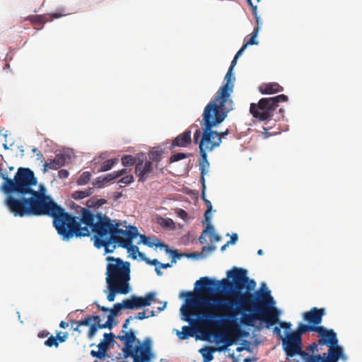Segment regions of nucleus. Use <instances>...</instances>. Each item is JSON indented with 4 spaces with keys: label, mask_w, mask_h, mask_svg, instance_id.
Segmentation results:
<instances>
[{
    "label": "nucleus",
    "mask_w": 362,
    "mask_h": 362,
    "mask_svg": "<svg viewBox=\"0 0 362 362\" xmlns=\"http://www.w3.org/2000/svg\"><path fill=\"white\" fill-rule=\"evenodd\" d=\"M37 185V178L28 168H18L13 179L4 177L1 189L6 195L4 204L14 216H47L52 218L54 227L64 240L88 237L93 233L97 248L104 247L105 252L110 253L117 246L121 247L127 249L133 259L136 258V253L144 258V254L132 244L139 235L136 226L79 206L78 216H72L46 194L42 185L35 189Z\"/></svg>",
    "instance_id": "nucleus-1"
},
{
    "label": "nucleus",
    "mask_w": 362,
    "mask_h": 362,
    "mask_svg": "<svg viewBox=\"0 0 362 362\" xmlns=\"http://www.w3.org/2000/svg\"><path fill=\"white\" fill-rule=\"evenodd\" d=\"M227 275L231 278V281L227 279L218 281L205 276L196 281L195 287L202 294H211L221 285L231 299L200 297L194 303L210 310L226 312V319L221 320L222 325H233L237 315L241 312V322L245 325L253 326L257 320L265 322L267 328L277 323L279 313L272 305L274 302L270 291L258 290L251 293L256 286V282L247 276L245 269L233 268L228 272Z\"/></svg>",
    "instance_id": "nucleus-2"
},
{
    "label": "nucleus",
    "mask_w": 362,
    "mask_h": 362,
    "mask_svg": "<svg viewBox=\"0 0 362 362\" xmlns=\"http://www.w3.org/2000/svg\"><path fill=\"white\" fill-rule=\"evenodd\" d=\"M233 109V105L212 100L204 107L202 114V135L199 141V152L213 151L221 145L218 132L213 128L221 124Z\"/></svg>",
    "instance_id": "nucleus-3"
},
{
    "label": "nucleus",
    "mask_w": 362,
    "mask_h": 362,
    "mask_svg": "<svg viewBox=\"0 0 362 362\" xmlns=\"http://www.w3.org/2000/svg\"><path fill=\"white\" fill-rule=\"evenodd\" d=\"M106 283L130 288V263L112 256L106 257Z\"/></svg>",
    "instance_id": "nucleus-4"
},
{
    "label": "nucleus",
    "mask_w": 362,
    "mask_h": 362,
    "mask_svg": "<svg viewBox=\"0 0 362 362\" xmlns=\"http://www.w3.org/2000/svg\"><path fill=\"white\" fill-rule=\"evenodd\" d=\"M317 327L300 323L296 331L288 333L285 338H282V346L287 361H291L296 355L308 356L305 351H303L302 335L308 332H316Z\"/></svg>",
    "instance_id": "nucleus-5"
},
{
    "label": "nucleus",
    "mask_w": 362,
    "mask_h": 362,
    "mask_svg": "<svg viewBox=\"0 0 362 362\" xmlns=\"http://www.w3.org/2000/svg\"><path fill=\"white\" fill-rule=\"evenodd\" d=\"M288 97L284 95H279L272 98H264L259 100L258 103H251L250 112L252 115L259 121H269L274 116V112L279 106V103L288 101Z\"/></svg>",
    "instance_id": "nucleus-6"
},
{
    "label": "nucleus",
    "mask_w": 362,
    "mask_h": 362,
    "mask_svg": "<svg viewBox=\"0 0 362 362\" xmlns=\"http://www.w3.org/2000/svg\"><path fill=\"white\" fill-rule=\"evenodd\" d=\"M238 58L234 57L231 62L230 66L224 77L225 83L216 92V96L214 100L216 101H221L226 104L233 105V101L231 98V93L233 91L234 82L235 80V76L233 74V69L236 65Z\"/></svg>",
    "instance_id": "nucleus-7"
},
{
    "label": "nucleus",
    "mask_w": 362,
    "mask_h": 362,
    "mask_svg": "<svg viewBox=\"0 0 362 362\" xmlns=\"http://www.w3.org/2000/svg\"><path fill=\"white\" fill-rule=\"evenodd\" d=\"M132 356L134 358L133 362H148L153 357V354L151 351V340L149 337H146L142 342L138 341L135 347L132 349Z\"/></svg>",
    "instance_id": "nucleus-8"
},
{
    "label": "nucleus",
    "mask_w": 362,
    "mask_h": 362,
    "mask_svg": "<svg viewBox=\"0 0 362 362\" xmlns=\"http://www.w3.org/2000/svg\"><path fill=\"white\" fill-rule=\"evenodd\" d=\"M136 165H135V174L139 177V182H144L153 173L154 170L153 164L148 160L144 153H137Z\"/></svg>",
    "instance_id": "nucleus-9"
},
{
    "label": "nucleus",
    "mask_w": 362,
    "mask_h": 362,
    "mask_svg": "<svg viewBox=\"0 0 362 362\" xmlns=\"http://www.w3.org/2000/svg\"><path fill=\"white\" fill-rule=\"evenodd\" d=\"M328 347L327 357H321L320 354H317V356L309 357L307 362H337L339 358L346 360L342 346L336 344Z\"/></svg>",
    "instance_id": "nucleus-10"
},
{
    "label": "nucleus",
    "mask_w": 362,
    "mask_h": 362,
    "mask_svg": "<svg viewBox=\"0 0 362 362\" xmlns=\"http://www.w3.org/2000/svg\"><path fill=\"white\" fill-rule=\"evenodd\" d=\"M141 243L147 245L149 247H152L153 246H156V247L164 248L167 253H170L172 256V263L176 262V258L180 259L182 257L183 254H180L177 250H172L169 248L168 245H165L160 242V240L157 238H153L151 240L150 238L146 236L145 235H140Z\"/></svg>",
    "instance_id": "nucleus-11"
},
{
    "label": "nucleus",
    "mask_w": 362,
    "mask_h": 362,
    "mask_svg": "<svg viewBox=\"0 0 362 362\" xmlns=\"http://www.w3.org/2000/svg\"><path fill=\"white\" fill-rule=\"evenodd\" d=\"M316 332L320 337L318 344L327 346L338 344L337 333L333 329H327L323 326H318Z\"/></svg>",
    "instance_id": "nucleus-12"
},
{
    "label": "nucleus",
    "mask_w": 362,
    "mask_h": 362,
    "mask_svg": "<svg viewBox=\"0 0 362 362\" xmlns=\"http://www.w3.org/2000/svg\"><path fill=\"white\" fill-rule=\"evenodd\" d=\"M121 333L122 334L118 335L117 338L124 343V346L122 349V351L124 358H127L132 354V349L133 348L136 337L132 329L129 331L122 330Z\"/></svg>",
    "instance_id": "nucleus-13"
},
{
    "label": "nucleus",
    "mask_w": 362,
    "mask_h": 362,
    "mask_svg": "<svg viewBox=\"0 0 362 362\" xmlns=\"http://www.w3.org/2000/svg\"><path fill=\"white\" fill-rule=\"evenodd\" d=\"M325 315V308H312L309 311L303 314V320L310 325L319 326L322 321V317Z\"/></svg>",
    "instance_id": "nucleus-14"
},
{
    "label": "nucleus",
    "mask_w": 362,
    "mask_h": 362,
    "mask_svg": "<svg viewBox=\"0 0 362 362\" xmlns=\"http://www.w3.org/2000/svg\"><path fill=\"white\" fill-rule=\"evenodd\" d=\"M191 129H187L183 133L177 135L170 144V148L175 147L185 148L189 146L192 143Z\"/></svg>",
    "instance_id": "nucleus-15"
},
{
    "label": "nucleus",
    "mask_w": 362,
    "mask_h": 362,
    "mask_svg": "<svg viewBox=\"0 0 362 362\" xmlns=\"http://www.w3.org/2000/svg\"><path fill=\"white\" fill-rule=\"evenodd\" d=\"M247 2L252 9V14L256 20V23L257 25V26L254 29V30L251 33L250 38L245 43V45H247V46H249V45H253L258 44V42L256 40L255 38L258 34L259 25H261V22H260L259 16H257V6L256 5H254L252 4V1H247Z\"/></svg>",
    "instance_id": "nucleus-16"
},
{
    "label": "nucleus",
    "mask_w": 362,
    "mask_h": 362,
    "mask_svg": "<svg viewBox=\"0 0 362 362\" xmlns=\"http://www.w3.org/2000/svg\"><path fill=\"white\" fill-rule=\"evenodd\" d=\"M66 162L65 156L63 154H57L54 159L47 160L44 164V170L47 171L49 169L57 170L62 167Z\"/></svg>",
    "instance_id": "nucleus-17"
},
{
    "label": "nucleus",
    "mask_w": 362,
    "mask_h": 362,
    "mask_svg": "<svg viewBox=\"0 0 362 362\" xmlns=\"http://www.w3.org/2000/svg\"><path fill=\"white\" fill-rule=\"evenodd\" d=\"M107 286L108 288L107 299L110 302L115 300L116 294L119 293L125 295L130 291V288H124L112 284H107Z\"/></svg>",
    "instance_id": "nucleus-18"
},
{
    "label": "nucleus",
    "mask_w": 362,
    "mask_h": 362,
    "mask_svg": "<svg viewBox=\"0 0 362 362\" xmlns=\"http://www.w3.org/2000/svg\"><path fill=\"white\" fill-rule=\"evenodd\" d=\"M259 90L262 94H274L282 91L283 87L277 83H263L259 87Z\"/></svg>",
    "instance_id": "nucleus-19"
},
{
    "label": "nucleus",
    "mask_w": 362,
    "mask_h": 362,
    "mask_svg": "<svg viewBox=\"0 0 362 362\" xmlns=\"http://www.w3.org/2000/svg\"><path fill=\"white\" fill-rule=\"evenodd\" d=\"M201 160L199 162V170L201 171V182H205V175L208 173V168H209V162L207 159V153L199 152Z\"/></svg>",
    "instance_id": "nucleus-20"
},
{
    "label": "nucleus",
    "mask_w": 362,
    "mask_h": 362,
    "mask_svg": "<svg viewBox=\"0 0 362 362\" xmlns=\"http://www.w3.org/2000/svg\"><path fill=\"white\" fill-rule=\"evenodd\" d=\"M126 309L124 306V300L122 303H115L112 309H110V314L107 316V320L105 322H109V326L112 328V322L114 317L119 315L121 310Z\"/></svg>",
    "instance_id": "nucleus-21"
},
{
    "label": "nucleus",
    "mask_w": 362,
    "mask_h": 362,
    "mask_svg": "<svg viewBox=\"0 0 362 362\" xmlns=\"http://www.w3.org/2000/svg\"><path fill=\"white\" fill-rule=\"evenodd\" d=\"M126 309L134 310L142 308L141 305V297L132 296L130 298L123 300Z\"/></svg>",
    "instance_id": "nucleus-22"
},
{
    "label": "nucleus",
    "mask_w": 362,
    "mask_h": 362,
    "mask_svg": "<svg viewBox=\"0 0 362 362\" xmlns=\"http://www.w3.org/2000/svg\"><path fill=\"white\" fill-rule=\"evenodd\" d=\"M196 333V329L190 326L185 325L182 327V331H177V335L181 340H185L190 337H194Z\"/></svg>",
    "instance_id": "nucleus-23"
},
{
    "label": "nucleus",
    "mask_w": 362,
    "mask_h": 362,
    "mask_svg": "<svg viewBox=\"0 0 362 362\" xmlns=\"http://www.w3.org/2000/svg\"><path fill=\"white\" fill-rule=\"evenodd\" d=\"M319 344H318V341L317 342H313V343L310 344V345L306 346L305 350L303 349V351H305V353L308 354V356H303L302 355H299V356L302 358V359L305 362H307L308 361V358L309 357L317 356V354H317L319 351V350H318V345Z\"/></svg>",
    "instance_id": "nucleus-24"
},
{
    "label": "nucleus",
    "mask_w": 362,
    "mask_h": 362,
    "mask_svg": "<svg viewBox=\"0 0 362 362\" xmlns=\"http://www.w3.org/2000/svg\"><path fill=\"white\" fill-rule=\"evenodd\" d=\"M163 153L164 151L160 148H153L148 153V160H151L152 163L153 162L158 163L160 161Z\"/></svg>",
    "instance_id": "nucleus-25"
},
{
    "label": "nucleus",
    "mask_w": 362,
    "mask_h": 362,
    "mask_svg": "<svg viewBox=\"0 0 362 362\" xmlns=\"http://www.w3.org/2000/svg\"><path fill=\"white\" fill-rule=\"evenodd\" d=\"M105 328H108L109 329H112L109 326V322H105L103 324L93 323V324L90 325L89 331L88 332V337L89 339H93L98 329H105Z\"/></svg>",
    "instance_id": "nucleus-26"
},
{
    "label": "nucleus",
    "mask_w": 362,
    "mask_h": 362,
    "mask_svg": "<svg viewBox=\"0 0 362 362\" xmlns=\"http://www.w3.org/2000/svg\"><path fill=\"white\" fill-rule=\"evenodd\" d=\"M70 325L73 327V325H76V328H74V331H76L79 333H81V330L79 329L80 326H88L90 325V323L91 322V318L90 317V315H87L83 320L80 321H76L75 320H69Z\"/></svg>",
    "instance_id": "nucleus-27"
},
{
    "label": "nucleus",
    "mask_w": 362,
    "mask_h": 362,
    "mask_svg": "<svg viewBox=\"0 0 362 362\" xmlns=\"http://www.w3.org/2000/svg\"><path fill=\"white\" fill-rule=\"evenodd\" d=\"M93 190V187H89L85 190H77L72 194V197L74 199H82L92 194Z\"/></svg>",
    "instance_id": "nucleus-28"
},
{
    "label": "nucleus",
    "mask_w": 362,
    "mask_h": 362,
    "mask_svg": "<svg viewBox=\"0 0 362 362\" xmlns=\"http://www.w3.org/2000/svg\"><path fill=\"white\" fill-rule=\"evenodd\" d=\"M207 233L209 234L210 240L211 242H218L221 240V237L214 233V227L211 223H209L206 228L203 230V234Z\"/></svg>",
    "instance_id": "nucleus-29"
},
{
    "label": "nucleus",
    "mask_w": 362,
    "mask_h": 362,
    "mask_svg": "<svg viewBox=\"0 0 362 362\" xmlns=\"http://www.w3.org/2000/svg\"><path fill=\"white\" fill-rule=\"evenodd\" d=\"M136 163H138L137 153L135 156L132 155H125L122 158V163L125 167L132 166L134 164L136 165Z\"/></svg>",
    "instance_id": "nucleus-30"
},
{
    "label": "nucleus",
    "mask_w": 362,
    "mask_h": 362,
    "mask_svg": "<svg viewBox=\"0 0 362 362\" xmlns=\"http://www.w3.org/2000/svg\"><path fill=\"white\" fill-rule=\"evenodd\" d=\"M156 294L153 292H150L146 294L143 298L141 297L142 307L148 306L151 304L152 301L155 300Z\"/></svg>",
    "instance_id": "nucleus-31"
},
{
    "label": "nucleus",
    "mask_w": 362,
    "mask_h": 362,
    "mask_svg": "<svg viewBox=\"0 0 362 362\" xmlns=\"http://www.w3.org/2000/svg\"><path fill=\"white\" fill-rule=\"evenodd\" d=\"M158 223L163 228H174L175 223L170 218H162L160 217L158 219Z\"/></svg>",
    "instance_id": "nucleus-32"
},
{
    "label": "nucleus",
    "mask_w": 362,
    "mask_h": 362,
    "mask_svg": "<svg viewBox=\"0 0 362 362\" xmlns=\"http://www.w3.org/2000/svg\"><path fill=\"white\" fill-rule=\"evenodd\" d=\"M90 178H91V174L89 172H88V171L83 172L80 175V177L78 178L76 183L78 185H84L87 184L90 180Z\"/></svg>",
    "instance_id": "nucleus-33"
},
{
    "label": "nucleus",
    "mask_w": 362,
    "mask_h": 362,
    "mask_svg": "<svg viewBox=\"0 0 362 362\" xmlns=\"http://www.w3.org/2000/svg\"><path fill=\"white\" fill-rule=\"evenodd\" d=\"M117 159H110L105 161L100 166V171L105 172L110 170L115 163H117Z\"/></svg>",
    "instance_id": "nucleus-34"
},
{
    "label": "nucleus",
    "mask_w": 362,
    "mask_h": 362,
    "mask_svg": "<svg viewBox=\"0 0 362 362\" xmlns=\"http://www.w3.org/2000/svg\"><path fill=\"white\" fill-rule=\"evenodd\" d=\"M190 156V154H186V153H176L175 154H173L170 158H169V163H175V162H177V161H179L180 160H182V159H185V158H187V157H189Z\"/></svg>",
    "instance_id": "nucleus-35"
},
{
    "label": "nucleus",
    "mask_w": 362,
    "mask_h": 362,
    "mask_svg": "<svg viewBox=\"0 0 362 362\" xmlns=\"http://www.w3.org/2000/svg\"><path fill=\"white\" fill-rule=\"evenodd\" d=\"M212 351L213 350L211 348L200 350L205 361H210L213 359Z\"/></svg>",
    "instance_id": "nucleus-36"
},
{
    "label": "nucleus",
    "mask_w": 362,
    "mask_h": 362,
    "mask_svg": "<svg viewBox=\"0 0 362 362\" xmlns=\"http://www.w3.org/2000/svg\"><path fill=\"white\" fill-rule=\"evenodd\" d=\"M44 344L48 347L54 346L57 348L59 346V342L56 337L52 335L44 342Z\"/></svg>",
    "instance_id": "nucleus-37"
},
{
    "label": "nucleus",
    "mask_w": 362,
    "mask_h": 362,
    "mask_svg": "<svg viewBox=\"0 0 362 362\" xmlns=\"http://www.w3.org/2000/svg\"><path fill=\"white\" fill-rule=\"evenodd\" d=\"M105 203H106V200L105 199H98L92 198L91 199H90L88 202V205L89 206H102L103 204H104Z\"/></svg>",
    "instance_id": "nucleus-38"
},
{
    "label": "nucleus",
    "mask_w": 362,
    "mask_h": 362,
    "mask_svg": "<svg viewBox=\"0 0 362 362\" xmlns=\"http://www.w3.org/2000/svg\"><path fill=\"white\" fill-rule=\"evenodd\" d=\"M98 351L100 352H101L103 354V356L104 357H105L106 356V352L109 348V345L107 344V342H105V341H100L98 345Z\"/></svg>",
    "instance_id": "nucleus-39"
},
{
    "label": "nucleus",
    "mask_w": 362,
    "mask_h": 362,
    "mask_svg": "<svg viewBox=\"0 0 362 362\" xmlns=\"http://www.w3.org/2000/svg\"><path fill=\"white\" fill-rule=\"evenodd\" d=\"M134 181V176L132 175H127L122 177L119 180V183L124 184L125 185H129Z\"/></svg>",
    "instance_id": "nucleus-40"
},
{
    "label": "nucleus",
    "mask_w": 362,
    "mask_h": 362,
    "mask_svg": "<svg viewBox=\"0 0 362 362\" xmlns=\"http://www.w3.org/2000/svg\"><path fill=\"white\" fill-rule=\"evenodd\" d=\"M69 337V334L67 332L62 333L61 332H59L57 334L56 338L57 339L58 342H64Z\"/></svg>",
    "instance_id": "nucleus-41"
},
{
    "label": "nucleus",
    "mask_w": 362,
    "mask_h": 362,
    "mask_svg": "<svg viewBox=\"0 0 362 362\" xmlns=\"http://www.w3.org/2000/svg\"><path fill=\"white\" fill-rule=\"evenodd\" d=\"M104 339L103 341L107 342V344L109 345L112 341H113L114 338L115 337V334L113 333H105L104 335Z\"/></svg>",
    "instance_id": "nucleus-42"
},
{
    "label": "nucleus",
    "mask_w": 362,
    "mask_h": 362,
    "mask_svg": "<svg viewBox=\"0 0 362 362\" xmlns=\"http://www.w3.org/2000/svg\"><path fill=\"white\" fill-rule=\"evenodd\" d=\"M204 317H205L206 321L209 324H217L218 323V322L213 320V319H214L217 317V315H216L214 313H206L204 315Z\"/></svg>",
    "instance_id": "nucleus-43"
},
{
    "label": "nucleus",
    "mask_w": 362,
    "mask_h": 362,
    "mask_svg": "<svg viewBox=\"0 0 362 362\" xmlns=\"http://www.w3.org/2000/svg\"><path fill=\"white\" fill-rule=\"evenodd\" d=\"M175 212L177 215L183 220H186L188 218L187 213L182 209H177Z\"/></svg>",
    "instance_id": "nucleus-44"
},
{
    "label": "nucleus",
    "mask_w": 362,
    "mask_h": 362,
    "mask_svg": "<svg viewBox=\"0 0 362 362\" xmlns=\"http://www.w3.org/2000/svg\"><path fill=\"white\" fill-rule=\"evenodd\" d=\"M103 180L105 182H108L110 181L114 180L115 179L117 178V175H115V173L113 172L112 173L107 174L103 177Z\"/></svg>",
    "instance_id": "nucleus-45"
},
{
    "label": "nucleus",
    "mask_w": 362,
    "mask_h": 362,
    "mask_svg": "<svg viewBox=\"0 0 362 362\" xmlns=\"http://www.w3.org/2000/svg\"><path fill=\"white\" fill-rule=\"evenodd\" d=\"M202 132L199 129H197L194 133V142L195 144H199V141H200V137L202 138Z\"/></svg>",
    "instance_id": "nucleus-46"
},
{
    "label": "nucleus",
    "mask_w": 362,
    "mask_h": 362,
    "mask_svg": "<svg viewBox=\"0 0 362 362\" xmlns=\"http://www.w3.org/2000/svg\"><path fill=\"white\" fill-rule=\"evenodd\" d=\"M212 209H207L206 211L204 213V221H203V224H205V223H207V225L210 223L211 219V211Z\"/></svg>",
    "instance_id": "nucleus-47"
},
{
    "label": "nucleus",
    "mask_w": 362,
    "mask_h": 362,
    "mask_svg": "<svg viewBox=\"0 0 362 362\" xmlns=\"http://www.w3.org/2000/svg\"><path fill=\"white\" fill-rule=\"evenodd\" d=\"M103 183H105L103 178L102 176L97 177L95 181L93 182V185L96 186L97 187H102L103 185Z\"/></svg>",
    "instance_id": "nucleus-48"
},
{
    "label": "nucleus",
    "mask_w": 362,
    "mask_h": 362,
    "mask_svg": "<svg viewBox=\"0 0 362 362\" xmlns=\"http://www.w3.org/2000/svg\"><path fill=\"white\" fill-rule=\"evenodd\" d=\"M147 318V315H146V311H144L143 310L142 312H139L137 313V315L134 317H133V320L134 319H138V320H144V319H146Z\"/></svg>",
    "instance_id": "nucleus-49"
},
{
    "label": "nucleus",
    "mask_w": 362,
    "mask_h": 362,
    "mask_svg": "<svg viewBox=\"0 0 362 362\" xmlns=\"http://www.w3.org/2000/svg\"><path fill=\"white\" fill-rule=\"evenodd\" d=\"M90 355L93 356V357H95V358H99V359H103L105 357L103 356V354L101 352H100L99 351H95V350H92L90 351Z\"/></svg>",
    "instance_id": "nucleus-50"
},
{
    "label": "nucleus",
    "mask_w": 362,
    "mask_h": 362,
    "mask_svg": "<svg viewBox=\"0 0 362 362\" xmlns=\"http://www.w3.org/2000/svg\"><path fill=\"white\" fill-rule=\"evenodd\" d=\"M230 131L228 129H226L224 132H218V136L220 138L221 143L222 142V139H224L228 134H229Z\"/></svg>",
    "instance_id": "nucleus-51"
},
{
    "label": "nucleus",
    "mask_w": 362,
    "mask_h": 362,
    "mask_svg": "<svg viewBox=\"0 0 362 362\" xmlns=\"http://www.w3.org/2000/svg\"><path fill=\"white\" fill-rule=\"evenodd\" d=\"M279 323V325H280V327L281 328H284V329H289L291 327V322H279V320H278V322Z\"/></svg>",
    "instance_id": "nucleus-52"
},
{
    "label": "nucleus",
    "mask_w": 362,
    "mask_h": 362,
    "mask_svg": "<svg viewBox=\"0 0 362 362\" xmlns=\"http://www.w3.org/2000/svg\"><path fill=\"white\" fill-rule=\"evenodd\" d=\"M133 320V317L132 316H129V317H127L126 319V320L124 321L123 325H122V330H127V328H128V326L129 325V322L130 321Z\"/></svg>",
    "instance_id": "nucleus-53"
},
{
    "label": "nucleus",
    "mask_w": 362,
    "mask_h": 362,
    "mask_svg": "<svg viewBox=\"0 0 362 362\" xmlns=\"http://www.w3.org/2000/svg\"><path fill=\"white\" fill-rule=\"evenodd\" d=\"M143 259L147 262L148 264H150L151 265H157V264H159L160 262L158 261L157 259H153L152 260H150L148 258H146L145 256L144 257Z\"/></svg>",
    "instance_id": "nucleus-54"
},
{
    "label": "nucleus",
    "mask_w": 362,
    "mask_h": 362,
    "mask_svg": "<svg viewBox=\"0 0 362 362\" xmlns=\"http://www.w3.org/2000/svg\"><path fill=\"white\" fill-rule=\"evenodd\" d=\"M69 173L68 170L62 169L59 171V176L60 178H66L68 177Z\"/></svg>",
    "instance_id": "nucleus-55"
},
{
    "label": "nucleus",
    "mask_w": 362,
    "mask_h": 362,
    "mask_svg": "<svg viewBox=\"0 0 362 362\" xmlns=\"http://www.w3.org/2000/svg\"><path fill=\"white\" fill-rule=\"evenodd\" d=\"M238 235L236 233H233L232 235L230 236V240L229 241H228V244L229 245L235 244V243L238 240Z\"/></svg>",
    "instance_id": "nucleus-56"
},
{
    "label": "nucleus",
    "mask_w": 362,
    "mask_h": 362,
    "mask_svg": "<svg viewBox=\"0 0 362 362\" xmlns=\"http://www.w3.org/2000/svg\"><path fill=\"white\" fill-rule=\"evenodd\" d=\"M49 334V332H47V330H42L38 333L37 337L39 338H45L48 337Z\"/></svg>",
    "instance_id": "nucleus-57"
},
{
    "label": "nucleus",
    "mask_w": 362,
    "mask_h": 362,
    "mask_svg": "<svg viewBox=\"0 0 362 362\" xmlns=\"http://www.w3.org/2000/svg\"><path fill=\"white\" fill-rule=\"evenodd\" d=\"M115 173V175H117V177H119L124 175V174H126L127 173V170L126 168H124V169L119 170L118 171H116Z\"/></svg>",
    "instance_id": "nucleus-58"
},
{
    "label": "nucleus",
    "mask_w": 362,
    "mask_h": 362,
    "mask_svg": "<svg viewBox=\"0 0 362 362\" xmlns=\"http://www.w3.org/2000/svg\"><path fill=\"white\" fill-rule=\"evenodd\" d=\"M214 248L215 247L213 246H209V245L204 246L202 247V252L204 253L206 252H211L212 250H214Z\"/></svg>",
    "instance_id": "nucleus-59"
},
{
    "label": "nucleus",
    "mask_w": 362,
    "mask_h": 362,
    "mask_svg": "<svg viewBox=\"0 0 362 362\" xmlns=\"http://www.w3.org/2000/svg\"><path fill=\"white\" fill-rule=\"evenodd\" d=\"M202 191L201 197L204 201V199H206V185H205V182H202Z\"/></svg>",
    "instance_id": "nucleus-60"
},
{
    "label": "nucleus",
    "mask_w": 362,
    "mask_h": 362,
    "mask_svg": "<svg viewBox=\"0 0 362 362\" xmlns=\"http://www.w3.org/2000/svg\"><path fill=\"white\" fill-rule=\"evenodd\" d=\"M90 317L91 318V321H93L94 323L101 324L99 315H90Z\"/></svg>",
    "instance_id": "nucleus-61"
},
{
    "label": "nucleus",
    "mask_w": 362,
    "mask_h": 362,
    "mask_svg": "<svg viewBox=\"0 0 362 362\" xmlns=\"http://www.w3.org/2000/svg\"><path fill=\"white\" fill-rule=\"evenodd\" d=\"M223 341L226 344V346H229L233 344V340L229 337H225Z\"/></svg>",
    "instance_id": "nucleus-62"
},
{
    "label": "nucleus",
    "mask_w": 362,
    "mask_h": 362,
    "mask_svg": "<svg viewBox=\"0 0 362 362\" xmlns=\"http://www.w3.org/2000/svg\"><path fill=\"white\" fill-rule=\"evenodd\" d=\"M69 324H70V322H69H69H65V321H62V322H60V324H59V327H60L61 328H62V329H65V328H66V327H69Z\"/></svg>",
    "instance_id": "nucleus-63"
},
{
    "label": "nucleus",
    "mask_w": 362,
    "mask_h": 362,
    "mask_svg": "<svg viewBox=\"0 0 362 362\" xmlns=\"http://www.w3.org/2000/svg\"><path fill=\"white\" fill-rule=\"evenodd\" d=\"M144 311H146L147 318L155 315L154 310H150L147 309V310H144Z\"/></svg>",
    "instance_id": "nucleus-64"
}]
</instances>
